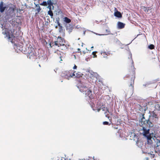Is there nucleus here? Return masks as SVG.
<instances>
[{"mask_svg": "<svg viewBox=\"0 0 160 160\" xmlns=\"http://www.w3.org/2000/svg\"><path fill=\"white\" fill-rule=\"evenodd\" d=\"M131 70H130L128 74L126 75L124 77V79L127 80L128 84L129 87H131V89L132 91L134 90V79L135 78V68L133 67H131Z\"/></svg>", "mask_w": 160, "mask_h": 160, "instance_id": "f257e3e1", "label": "nucleus"}, {"mask_svg": "<svg viewBox=\"0 0 160 160\" xmlns=\"http://www.w3.org/2000/svg\"><path fill=\"white\" fill-rule=\"evenodd\" d=\"M78 88L81 92L85 94L86 95L88 96L90 98L92 97V91L88 89L86 85L80 83L78 86Z\"/></svg>", "mask_w": 160, "mask_h": 160, "instance_id": "f03ea898", "label": "nucleus"}, {"mask_svg": "<svg viewBox=\"0 0 160 160\" xmlns=\"http://www.w3.org/2000/svg\"><path fill=\"white\" fill-rule=\"evenodd\" d=\"M27 57L30 59L35 60L37 58V55L35 50L31 45H29L27 50Z\"/></svg>", "mask_w": 160, "mask_h": 160, "instance_id": "7ed1b4c3", "label": "nucleus"}, {"mask_svg": "<svg viewBox=\"0 0 160 160\" xmlns=\"http://www.w3.org/2000/svg\"><path fill=\"white\" fill-rule=\"evenodd\" d=\"M65 43V42L63 39L61 37H58L57 41H55L54 42H52V44L50 43L49 44V45L51 48H52V46L54 45L59 47H61L63 44Z\"/></svg>", "mask_w": 160, "mask_h": 160, "instance_id": "20e7f679", "label": "nucleus"}, {"mask_svg": "<svg viewBox=\"0 0 160 160\" xmlns=\"http://www.w3.org/2000/svg\"><path fill=\"white\" fill-rule=\"evenodd\" d=\"M75 71L72 72V71H64L63 72L62 76L65 78L69 79V78L72 77L75 75Z\"/></svg>", "mask_w": 160, "mask_h": 160, "instance_id": "39448f33", "label": "nucleus"}, {"mask_svg": "<svg viewBox=\"0 0 160 160\" xmlns=\"http://www.w3.org/2000/svg\"><path fill=\"white\" fill-rule=\"evenodd\" d=\"M6 9V5L3 1H1L0 2V12L1 13L3 12Z\"/></svg>", "mask_w": 160, "mask_h": 160, "instance_id": "423d86ee", "label": "nucleus"}, {"mask_svg": "<svg viewBox=\"0 0 160 160\" xmlns=\"http://www.w3.org/2000/svg\"><path fill=\"white\" fill-rule=\"evenodd\" d=\"M2 33L3 34H6V36L5 38H7L8 40V41L10 42H12L13 40V38H14V36L12 35H10L9 33H7L6 32H3Z\"/></svg>", "mask_w": 160, "mask_h": 160, "instance_id": "0eeeda50", "label": "nucleus"}, {"mask_svg": "<svg viewBox=\"0 0 160 160\" xmlns=\"http://www.w3.org/2000/svg\"><path fill=\"white\" fill-rule=\"evenodd\" d=\"M34 4L35 5V8H36V11H37L35 13V14L37 15L40 12L41 10V8L39 4H36L35 2H34Z\"/></svg>", "mask_w": 160, "mask_h": 160, "instance_id": "6e6552de", "label": "nucleus"}, {"mask_svg": "<svg viewBox=\"0 0 160 160\" xmlns=\"http://www.w3.org/2000/svg\"><path fill=\"white\" fill-rule=\"evenodd\" d=\"M90 81H92V82L93 83L95 82L98 80L97 77L95 75H93L92 74H91V76H90Z\"/></svg>", "mask_w": 160, "mask_h": 160, "instance_id": "1a4fd4ad", "label": "nucleus"}, {"mask_svg": "<svg viewBox=\"0 0 160 160\" xmlns=\"http://www.w3.org/2000/svg\"><path fill=\"white\" fill-rule=\"evenodd\" d=\"M142 130H143V135L144 136H147V135L149 133V129H147L145 127H143Z\"/></svg>", "mask_w": 160, "mask_h": 160, "instance_id": "9d476101", "label": "nucleus"}, {"mask_svg": "<svg viewBox=\"0 0 160 160\" xmlns=\"http://www.w3.org/2000/svg\"><path fill=\"white\" fill-rule=\"evenodd\" d=\"M101 54L104 58H107L108 56H109L110 54V52H101Z\"/></svg>", "mask_w": 160, "mask_h": 160, "instance_id": "9b49d317", "label": "nucleus"}, {"mask_svg": "<svg viewBox=\"0 0 160 160\" xmlns=\"http://www.w3.org/2000/svg\"><path fill=\"white\" fill-rule=\"evenodd\" d=\"M125 24H124L122 22H118V28L119 29H122L124 28L125 27Z\"/></svg>", "mask_w": 160, "mask_h": 160, "instance_id": "f8f14e48", "label": "nucleus"}, {"mask_svg": "<svg viewBox=\"0 0 160 160\" xmlns=\"http://www.w3.org/2000/svg\"><path fill=\"white\" fill-rule=\"evenodd\" d=\"M142 8L146 13H148L149 10L152 9V8L150 7H146L144 6H142Z\"/></svg>", "mask_w": 160, "mask_h": 160, "instance_id": "ddd939ff", "label": "nucleus"}, {"mask_svg": "<svg viewBox=\"0 0 160 160\" xmlns=\"http://www.w3.org/2000/svg\"><path fill=\"white\" fill-rule=\"evenodd\" d=\"M143 123L145 124H146L145 126H147V127H150L151 124H152L151 122L149 121L148 119V120H145V121H143Z\"/></svg>", "mask_w": 160, "mask_h": 160, "instance_id": "4468645a", "label": "nucleus"}, {"mask_svg": "<svg viewBox=\"0 0 160 160\" xmlns=\"http://www.w3.org/2000/svg\"><path fill=\"white\" fill-rule=\"evenodd\" d=\"M16 6L12 4L11 6H10L9 8V10L12 13V12H13L15 11L16 10Z\"/></svg>", "mask_w": 160, "mask_h": 160, "instance_id": "2eb2a0df", "label": "nucleus"}, {"mask_svg": "<svg viewBox=\"0 0 160 160\" xmlns=\"http://www.w3.org/2000/svg\"><path fill=\"white\" fill-rule=\"evenodd\" d=\"M114 14L115 16L118 18H121L122 17V15L120 12L118 11L115 12Z\"/></svg>", "mask_w": 160, "mask_h": 160, "instance_id": "dca6fc26", "label": "nucleus"}, {"mask_svg": "<svg viewBox=\"0 0 160 160\" xmlns=\"http://www.w3.org/2000/svg\"><path fill=\"white\" fill-rule=\"evenodd\" d=\"M60 47V49L62 50H65L68 48V47L65 44V43L63 44L61 47Z\"/></svg>", "mask_w": 160, "mask_h": 160, "instance_id": "f3484780", "label": "nucleus"}, {"mask_svg": "<svg viewBox=\"0 0 160 160\" xmlns=\"http://www.w3.org/2000/svg\"><path fill=\"white\" fill-rule=\"evenodd\" d=\"M64 21L67 23H69L71 22V20L67 17L64 18Z\"/></svg>", "mask_w": 160, "mask_h": 160, "instance_id": "a211bd4d", "label": "nucleus"}, {"mask_svg": "<svg viewBox=\"0 0 160 160\" xmlns=\"http://www.w3.org/2000/svg\"><path fill=\"white\" fill-rule=\"evenodd\" d=\"M82 74L80 72H78L75 74V77L77 78H79L82 77Z\"/></svg>", "mask_w": 160, "mask_h": 160, "instance_id": "6ab92c4d", "label": "nucleus"}, {"mask_svg": "<svg viewBox=\"0 0 160 160\" xmlns=\"http://www.w3.org/2000/svg\"><path fill=\"white\" fill-rule=\"evenodd\" d=\"M160 146V140L158 141L157 143V146L156 147V150L159 151V147Z\"/></svg>", "mask_w": 160, "mask_h": 160, "instance_id": "aec40b11", "label": "nucleus"}, {"mask_svg": "<svg viewBox=\"0 0 160 160\" xmlns=\"http://www.w3.org/2000/svg\"><path fill=\"white\" fill-rule=\"evenodd\" d=\"M48 14L50 16L51 18H52L53 17V14L52 12V10H50L48 11Z\"/></svg>", "mask_w": 160, "mask_h": 160, "instance_id": "412c9836", "label": "nucleus"}, {"mask_svg": "<svg viewBox=\"0 0 160 160\" xmlns=\"http://www.w3.org/2000/svg\"><path fill=\"white\" fill-rule=\"evenodd\" d=\"M155 108L157 110L160 111V104H156L155 105Z\"/></svg>", "mask_w": 160, "mask_h": 160, "instance_id": "4be33fe9", "label": "nucleus"}, {"mask_svg": "<svg viewBox=\"0 0 160 160\" xmlns=\"http://www.w3.org/2000/svg\"><path fill=\"white\" fill-rule=\"evenodd\" d=\"M101 109H102V111H107L108 113H109V111L107 107H102V108H101Z\"/></svg>", "mask_w": 160, "mask_h": 160, "instance_id": "5701e85b", "label": "nucleus"}, {"mask_svg": "<svg viewBox=\"0 0 160 160\" xmlns=\"http://www.w3.org/2000/svg\"><path fill=\"white\" fill-rule=\"evenodd\" d=\"M47 3L48 5H53V3L51 0H47Z\"/></svg>", "mask_w": 160, "mask_h": 160, "instance_id": "b1692460", "label": "nucleus"}, {"mask_svg": "<svg viewBox=\"0 0 160 160\" xmlns=\"http://www.w3.org/2000/svg\"><path fill=\"white\" fill-rule=\"evenodd\" d=\"M152 116L155 118H158V117L157 115L156 114L155 112H152Z\"/></svg>", "mask_w": 160, "mask_h": 160, "instance_id": "393cba45", "label": "nucleus"}, {"mask_svg": "<svg viewBox=\"0 0 160 160\" xmlns=\"http://www.w3.org/2000/svg\"><path fill=\"white\" fill-rule=\"evenodd\" d=\"M40 5L43 6H47L48 4L46 1H43L42 3H40Z\"/></svg>", "mask_w": 160, "mask_h": 160, "instance_id": "a878e982", "label": "nucleus"}, {"mask_svg": "<svg viewBox=\"0 0 160 160\" xmlns=\"http://www.w3.org/2000/svg\"><path fill=\"white\" fill-rule=\"evenodd\" d=\"M148 48L150 49H153L154 48L155 46L153 44H150Z\"/></svg>", "mask_w": 160, "mask_h": 160, "instance_id": "bb28decb", "label": "nucleus"}, {"mask_svg": "<svg viewBox=\"0 0 160 160\" xmlns=\"http://www.w3.org/2000/svg\"><path fill=\"white\" fill-rule=\"evenodd\" d=\"M109 113H108L107 111H105L104 112V114H105V116L106 117H107L108 118H110V116L108 114Z\"/></svg>", "mask_w": 160, "mask_h": 160, "instance_id": "cd10ccee", "label": "nucleus"}, {"mask_svg": "<svg viewBox=\"0 0 160 160\" xmlns=\"http://www.w3.org/2000/svg\"><path fill=\"white\" fill-rule=\"evenodd\" d=\"M151 134L149 135H147V136H145V137H146L147 138L148 140H151L152 138V136H151Z\"/></svg>", "mask_w": 160, "mask_h": 160, "instance_id": "c85d7f7f", "label": "nucleus"}, {"mask_svg": "<svg viewBox=\"0 0 160 160\" xmlns=\"http://www.w3.org/2000/svg\"><path fill=\"white\" fill-rule=\"evenodd\" d=\"M97 53V52H92V54L93 55V57L94 58H97V56L96 55V53Z\"/></svg>", "mask_w": 160, "mask_h": 160, "instance_id": "c756f323", "label": "nucleus"}, {"mask_svg": "<svg viewBox=\"0 0 160 160\" xmlns=\"http://www.w3.org/2000/svg\"><path fill=\"white\" fill-rule=\"evenodd\" d=\"M103 124L104 125H110V123H109V122L107 121H105L103 122Z\"/></svg>", "mask_w": 160, "mask_h": 160, "instance_id": "7c9ffc66", "label": "nucleus"}, {"mask_svg": "<svg viewBox=\"0 0 160 160\" xmlns=\"http://www.w3.org/2000/svg\"><path fill=\"white\" fill-rule=\"evenodd\" d=\"M76 52L80 53V55L82 54V52L81 50V49L79 48L77 49V51Z\"/></svg>", "mask_w": 160, "mask_h": 160, "instance_id": "2f4dec72", "label": "nucleus"}, {"mask_svg": "<svg viewBox=\"0 0 160 160\" xmlns=\"http://www.w3.org/2000/svg\"><path fill=\"white\" fill-rule=\"evenodd\" d=\"M53 6V5H48V8L49 9V10H51V6Z\"/></svg>", "mask_w": 160, "mask_h": 160, "instance_id": "473e14b6", "label": "nucleus"}, {"mask_svg": "<svg viewBox=\"0 0 160 160\" xmlns=\"http://www.w3.org/2000/svg\"><path fill=\"white\" fill-rule=\"evenodd\" d=\"M77 66H76L75 65L73 67V68L74 69H76L77 68Z\"/></svg>", "mask_w": 160, "mask_h": 160, "instance_id": "72a5a7b5", "label": "nucleus"}, {"mask_svg": "<svg viewBox=\"0 0 160 160\" xmlns=\"http://www.w3.org/2000/svg\"><path fill=\"white\" fill-rule=\"evenodd\" d=\"M60 56L59 57V58L61 59H60L61 61H62V57L61 56V53H60Z\"/></svg>", "mask_w": 160, "mask_h": 160, "instance_id": "f704fd0d", "label": "nucleus"}, {"mask_svg": "<svg viewBox=\"0 0 160 160\" xmlns=\"http://www.w3.org/2000/svg\"><path fill=\"white\" fill-rule=\"evenodd\" d=\"M101 108H98L97 109V111L98 112H99L101 110Z\"/></svg>", "mask_w": 160, "mask_h": 160, "instance_id": "c9c22d12", "label": "nucleus"}, {"mask_svg": "<svg viewBox=\"0 0 160 160\" xmlns=\"http://www.w3.org/2000/svg\"><path fill=\"white\" fill-rule=\"evenodd\" d=\"M82 52L83 54H85L86 53V52L85 51H82Z\"/></svg>", "mask_w": 160, "mask_h": 160, "instance_id": "e433bc0d", "label": "nucleus"}, {"mask_svg": "<svg viewBox=\"0 0 160 160\" xmlns=\"http://www.w3.org/2000/svg\"><path fill=\"white\" fill-rule=\"evenodd\" d=\"M74 57H75V58H76V56L75 55H73Z\"/></svg>", "mask_w": 160, "mask_h": 160, "instance_id": "4c0bfd02", "label": "nucleus"}, {"mask_svg": "<svg viewBox=\"0 0 160 160\" xmlns=\"http://www.w3.org/2000/svg\"><path fill=\"white\" fill-rule=\"evenodd\" d=\"M34 1H36L37 0H33Z\"/></svg>", "mask_w": 160, "mask_h": 160, "instance_id": "58836bf2", "label": "nucleus"}, {"mask_svg": "<svg viewBox=\"0 0 160 160\" xmlns=\"http://www.w3.org/2000/svg\"><path fill=\"white\" fill-rule=\"evenodd\" d=\"M45 24L47 25V23H45Z\"/></svg>", "mask_w": 160, "mask_h": 160, "instance_id": "ea45409f", "label": "nucleus"}, {"mask_svg": "<svg viewBox=\"0 0 160 160\" xmlns=\"http://www.w3.org/2000/svg\"><path fill=\"white\" fill-rule=\"evenodd\" d=\"M45 24L47 25V23H45Z\"/></svg>", "mask_w": 160, "mask_h": 160, "instance_id": "a19ab883", "label": "nucleus"}, {"mask_svg": "<svg viewBox=\"0 0 160 160\" xmlns=\"http://www.w3.org/2000/svg\"><path fill=\"white\" fill-rule=\"evenodd\" d=\"M143 118H144V117H143Z\"/></svg>", "mask_w": 160, "mask_h": 160, "instance_id": "79ce46f5", "label": "nucleus"}, {"mask_svg": "<svg viewBox=\"0 0 160 160\" xmlns=\"http://www.w3.org/2000/svg\"><path fill=\"white\" fill-rule=\"evenodd\" d=\"M47 24H48V22H47Z\"/></svg>", "mask_w": 160, "mask_h": 160, "instance_id": "37998d69", "label": "nucleus"}]
</instances>
